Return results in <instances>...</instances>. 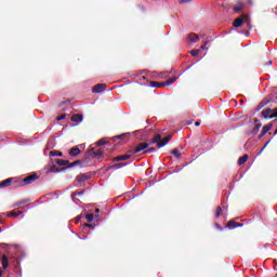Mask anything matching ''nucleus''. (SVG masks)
Listing matches in <instances>:
<instances>
[{"instance_id": "nucleus-1", "label": "nucleus", "mask_w": 277, "mask_h": 277, "mask_svg": "<svg viewBox=\"0 0 277 277\" xmlns=\"http://www.w3.org/2000/svg\"><path fill=\"white\" fill-rule=\"evenodd\" d=\"M263 118L266 120H272V118H277V108H266L264 111H262Z\"/></svg>"}, {"instance_id": "nucleus-2", "label": "nucleus", "mask_w": 277, "mask_h": 277, "mask_svg": "<svg viewBox=\"0 0 277 277\" xmlns=\"http://www.w3.org/2000/svg\"><path fill=\"white\" fill-rule=\"evenodd\" d=\"M200 38H205V35H196L194 32L189 34L187 37V42L189 44H196V42H198L200 40Z\"/></svg>"}, {"instance_id": "nucleus-3", "label": "nucleus", "mask_w": 277, "mask_h": 277, "mask_svg": "<svg viewBox=\"0 0 277 277\" xmlns=\"http://www.w3.org/2000/svg\"><path fill=\"white\" fill-rule=\"evenodd\" d=\"M248 21H250V16L242 15L234 21V27H241V25H243V23H248Z\"/></svg>"}, {"instance_id": "nucleus-4", "label": "nucleus", "mask_w": 277, "mask_h": 277, "mask_svg": "<svg viewBox=\"0 0 277 277\" xmlns=\"http://www.w3.org/2000/svg\"><path fill=\"white\" fill-rule=\"evenodd\" d=\"M106 88H107V84L100 83L93 87L92 92L93 94H101V92H105Z\"/></svg>"}, {"instance_id": "nucleus-5", "label": "nucleus", "mask_w": 277, "mask_h": 277, "mask_svg": "<svg viewBox=\"0 0 277 277\" xmlns=\"http://www.w3.org/2000/svg\"><path fill=\"white\" fill-rule=\"evenodd\" d=\"M272 129H274V124L272 123L264 126L262 132L259 135V138L261 140V137H265V135H267V132L272 131Z\"/></svg>"}, {"instance_id": "nucleus-6", "label": "nucleus", "mask_w": 277, "mask_h": 277, "mask_svg": "<svg viewBox=\"0 0 277 277\" xmlns=\"http://www.w3.org/2000/svg\"><path fill=\"white\" fill-rule=\"evenodd\" d=\"M37 179H38L37 174L29 175V176H27V177H25L23 180V184L22 185H31V183L37 181Z\"/></svg>"}, {"instance_id": "nucleus-7", "label": "nucleus", "mask_w": 277, "mask_h": 277, "mask_svg": "<svg viewBox=\"0 0 277 277\" xmlns=\"http://www.w3.org/2000/svg\"><path fill=\"white\" fill-rule=\"evenodd\" d=\"M146 148H148V143H141L134 149L133 155H137V153H142V150H146Z\"/></svg>"}, {"instance_id": "nucleus-8", "label": "nucleus", "mask_w": 277, "mask_h": 277, "mask_svg": "<svg viewBox=\"0 0 277 277\" xmlns=\"http://www.w3.org/2000/svg\"><path fill=\"white\" fill-rule=\"evenodd\" d=\"M132 155L131 154H126L121 156H117L113 159V161L116 163L118 161H127V159H131Z\"/></svg>"}, {"instance_id": "nucleus-9", "label": "nucleus", "mask_w": 277, "mask_h": 277, "mask_svg": "<svg viewBox=\"0 0 277 277\" xmlns=\"http://www.w3.org/2000/svg\"><path fill=\"white\" fill-rule=\"evenodd\" d=\"M71 122H83V116L80 114L72 115Z\"/></svg>"}, {"instance_id": "nucleus-10", "label": "nucleus", "mask_w": 277, "mask_h": 277, "mask_svg": "<svg viewBox=\"0 0 277 277\" xmlns=\"http://www.w3.org/2000/svg\"><path fill=\"white\" fill-rule=\"evenodd\" d=\"M172 140V135H168L162 140V143H158V148H163V146H167L168 142Z\"/></svg>"}, {"instance_id": "nucleus-11", "label": "nucleus", "mask_w": 277, "mask_h": 277, "mask_svg": "<svg viewBox=\"0 0 277 277\" xmlns=\"http://www.w3.org/2000/svg\"><path fill=\"white\" fill-rule=\"evenodd\" d=\"M89 179H90V175L88 174H79L77 176L78 183H85V181H88Z\"/></svg>"}, {"instance_id": "nucleus-12", "label": "nucleus", "mask_w": 277, "mask_h": 277, "mask_svg": "<svg viewBox=\"0 0 277 277\" xmlns=\"http://www.w3.org/2000/svg\"><path fill=\"white\" fill-rule=\"evenodd\" d=\"M81 154V149H79L78 147H74L69 150V156L70 157H77V155Z\"/></svg>"}, {"instance_id": "nucleus-13", "label": "nucleus", "mask_w": 277, "mask_h": 277, "mask_svg": "<svg viewBox=\"0 0 277 277\" xmlns=\"http://www.w3.org/2000/svg\"><path fill=\"white\" fill-rule=\"evenodd\" d=\"M12 181H13V179L9 177V179L0 182V187H10V185H12Z\"/></svg>"}, {"instance_id": "nucleus-14", "label": "nucleus", "mask_w": 277, "mask_h": 277, "mask_svg": "<svg viewBox=\"0 0 277 277\" xmlns=\"http://www.w3.org/2000/svg\"><path fill=\"white\" fill-rule=\"evenodd\" d=\"M18 215H23V211H11V212H6V216L8 217H18Z\"/></svg>"}, {"instance_id": "nucleus-15", "label": "nucleus", "mask_w": 277, "mask_h": 277, "mask_svg": "<svg viewBox=\"0 0 277 277\" xmlns=\"http://www.w3.org/2000/svg\"><path fill=\"white\" fill-rule=\"evenodd\" d=\"M261 127H263V124L256 123L255 127L250 132V135H256V133H259V131H261Z\"/></svg>"}, {"instance_id": "nucleus-16", "label": "nucleus", "mask_w": 277, "mask_h": 277, "mask_svg": "<svg viewBox=\"0 0 277 277\" xmlns=\"http://www.w3.org/2000/svg\"><path fill=\"white\" fill-rule=\"evenodd\" d=\"M10 265V260L8 259V255H2V268L5 269Z\"/></svg>"}, {"instance_id": "nucleus-17", "label": "nucleus", "mask_w": 277, "mask_h": 277, "mask_svg": "<svg viewBox=\"0 0 277 277\" xmlns=\"http://www.w3.org/2000/svg\"><path fill=\"white\" fill-rule=\"evenodd\" d=\"M223 211H228V207H226V206H223V208H222V207H217V208H216L215 216H216V217H220V214H221Z\"/></svg>"}, {"instance_id": "nucleus-18", "label": "nucleus", "mask_w": 277, "mask_h": 277, "mask_svg": "<svg viewBox=\"0 0 277 277\" xmlns=\"http://www.w3.org/2000/svg\"><path fill=\"white\" fill-rule=\"evenodd\" d=\"M162 141H161V134H157L153 141H151V144H157V146H159V144H161Z\"/></svg>"}, {"instance_id": "nucleus-19", "label": "nucleus", "mask_w": 277, "mask_h": 277, "mask_svg": "<svg viewBox=\"0 0 277 277\" xmlns=\"http://www.w3.org/2000/svg\"><path fill=\"white\" fill-rule=\"evenodd\" d=\"M166 84L163 82H157V81H151L150 82V88H163Z\"/></svg>"}, {"instance_id": "nucleus-20", "label": "nucleus", "mask_w": 277, "mask_h": 277, "mask_svg": "<svg viewBox=\"0 0 277 277\" xmlns=\"http://www.w3.org/2000/svg\"><path fill=\"white\" fill-rule=\"evenodd\" d=\"M243 8H245V4L242 2H238L237 5L234 6V12H241Z\"/></svg>"}, {"instance_id": "nucleus-21", "label": "nucleus", "mask_w": 277, "mask_h": 277, "mask_svg": "<svg viewBox=\"0 0 277 277\" xmlns=\"http://www.w3.org/2000/svg\"><path fill=\"white\" fill-rule=\"evenodd\" d=\"M176 79H179V77L169 78L167 81L163 82V84L164 85H172V83H174V81H176Z\"/></svg>"}, {"instance_id": "nucleus-22", "label": "nucleus", "mask_w": 277, "mask_h": 277, "mask_svg": "<svg viewBox=\"0 0 277 277\" xmlns=\"http://www.w3.org/2000/svg\"><path fill=\"white\" fill-rule=\"evenodd\" d=\"M93 157H103V150L94 151V148L90 149Z\"/></svg>"}, {"instance_id": "nucleus-23", "label": "nucleus", "mask_w": 277, "mask_h": 277, "mask_svg": "<svg viewBox=\"0 0 277 277\" xmlns=\"http://www.w3.org/2000/svg\"><path fill=\"white\" fill-rule=\"evenodd\" d=\"M248 161V155H245L238 159V166H243Z\"/></svg>"}, {"instance_id": "nucleus-24", "label": "nucleus", "mask_w": 277, "mask_h": 277, "mask_svg": "<svg viewBox=\"0 0 277 277\" xmlns=\"http://www.w3.org/2000/svg\"><path fill=\"white\" fill-rule=\"evenodd\" d=\"M127 163L120 162V163H115L113 164L114 170H120L121 168H124Z\"/></svg>"}, {"instance_id": "nucleus-25", "label": "nucleus", "mask_w": 277, "mask_h": 277, "mask_svg": "<svg viewBox=\"0 0 277 277\" xmlns=\"http://www.w3.org/2000/svg\"><path fill=\"white\" fill-rule=\"evenodd\" d=\"M57 166H68V160L56 159Z\"/></svg>"}, {"instance_id": "nucleus-26", "label": "nucleus", "mask_w": 277, "mask_h": 277, "mask_svg": "<svg viewBox=\"0 0 277 277\" xmlns=\"http://www.w3.org/2000/svg\"><path fill=\"white\" fill-rule=\"evenodd\" d=\"M63 155H64V154L58 153V151H55V150L50 151V157H62Z\"/></svg>"}, {"instance_id": "nucleus-27", "label": "nucleus", "mask_w": 277, "mask_h": 277, "mask_svg": "<svg viewBox=\"0 0 277 277\" xmlns=\"http://www.w3.org/2000/svg\"><path fill=\"white\" fill-rule=\"evenodd\" d=\"M171 155H174L176 157V159H179V157H181L182 154H181V151L179 149H173L171 151Z\"/></svg>"}, {"instance_id": "nucleus-28", "label": "nucleus", "mask_w": 277, "mask_h": 277, "mask_svg": "<svg viewBox=\"0 0 277 277\" xmlns=\"http://www.w3.org/2000/svg\"><path fill=\"white\" fill-rule=\"evenodd\" d=\"M83 228H92V230H94V228H96V224L87 223L83 225Z\"/></svg>"}, {"instance_id": "nucleus-29", "label": "nucleus", "mask_w": 277, "mask_h": 277, "mask_svg": "<svg viewBox=\"0 0 277 277\" xmlns=\"http://www.w3.org/2000/svg\"><path fill=\"white\" fill-rule=\"evenodd\" d=\"M95 144H96V146H105V144H107V142L105 141V138H102V140L97 141Z\"/></svg>"}, {"instance_id": "nucleus-30", "label": "nucleus", "mask_w": 277, "mask_h": 277, "mask_svg": "<svg viewBox=\"0 0 277 277\" xmlns=\"http://www.w3.org/2000/svg\"><path fill=\"white\" fill-rule=\"evenodd\" d=\"M79 163H81L80 160L74 161V162H71L70 164H68L66 169H68V168H75V166H79Z\"/></svg>"}, {"instance_id": "nucleus-31", "label": "nucleus", "mask_w": 277, "mask_h": 277, "mask_svg": "<svg viewBox=\"0 0 277 277\" xmlns=\"http://www.w3.org/2000/svg\"><path fill=\"white\" fill-rule=\"evenodd\" d=\"M190 55H193L194 57L200 55V50H192Z\"/></svg>"}, {"instance_id": "nucleus-32", "label": "nucleus", "mask_w": 277, "mask_h": 277, "mask_svg": "<svg viewBox=\"0 0 277 277\" xmlns=\"http://www.w3.org/2000/svg\"><path fill=\"white\" fill-rule=\"evenodd\" d=\"M267 103H268V102H262V103H260L256 110H258V111H261V109H263V107H265V105H267Z\"/></svg>"}, {"instance_id": "nucleus-33", "label": "nucleus", "mask_w": 277, "mask_h": 277, "mask_svg": "<svg viewBox=\"0 0 277 277\" xmlns=\"http://www.w3.org/2000/svg\"><path fill=\"white\" fill-rule=\"evenodd\" d=\"M85 217H87L88 222L94 221V214H92V213L87 214Z\"/></svg>"}, {"instance_id": "nucleus-34", "label": "nucleus", "mask_w": 277, "mask_h": 277, "mask_svg": "<svg viewBox=\"0 0 277 277\" xmlns=\"http://www.w3.org/2000/svg\"><path fill=\"white\" fill-rule=\"evenodd\" d=\"M83 194H84L83 190L74 193V194H72V198H75V196H83Z\"/></svg>"}, {"instance_id": "nucleus-35", "label": "nucleus", "mask_w": 277, "mask_h": 277, "mask_svg": "<svg viewBox=\"0 0 277 277\" xmlns=\"http://www.w3.org/2000/svg\"><path fill=\"white\" fill-rule=\"evenodd\" d=\"M233 226H235V222H234V221H229V222L227 223V228H235V227H233Z\"/></svg>"}, {"instance_id": "nucleus-36", "label": "nucleus", "mask_w": 277, "mask_h": 277, "mask_svg": "<svg viewBox=\"0 0 277 277\" xmlns=\"http://www.w3.org/2000/svg\"><path fill=\"white\" fill-rule=\"evenodd\" d=\"M153 151H155V148H154V147H150V148L146 149V150L144 151V154L147 155V154H150V153H153Z\"/></svg>"}, {"instance_id": "nucleus-37", "label": "nucleus", "mask_w": 277, "mask_h": 277, "mask_svg": "<svg viewBox=\"0 0 277 277\" xmlns=\"http://www.w3.org/2000/svg\"><path fill=\"white\" fill-rule=\"evenodd\" d=\"M241 226H243V224H241V223H235V225L233 226V228H241Z\"/></svg>"}, {"instance_id": "nucleus-38", "label": "nucleus", "mask_w": 277, "mask_h": 277, "mask_svg": "<svg viewBox=\"0 0 277 277\" xmlns=\"http://www.w3.org/2000/svg\"><path fill=\"white\" fill-rule=\"evenodd\" d=\"M64 118H66V115H61V116L56 117V120H64Z\"/></svg>"}, {"instance_id": "nucleus-39", "label": "nucleus", "mask_w": 277, "mask_h": 277, "mask_svg": "<svg viewBox=\"0 0 277 277\" xmlns=\"http://www.w3.org/2000/svg\"><path fill=\"white\" fill-rule=\"evenodd\" d=\"M21 205H25V201H21V202L16 203L15 207H16L17 209H21Z\"/></svg>"}, {"instance_id": "nucleus-40", "label": "nucleus", "mask_w": 277, "mask_h": 277, "mask_svg": "<svg viewBox=\"0 0 277 277\" xmlns=\"http://www.w3.org/2000/svg\"><path fill=\"white\" fill-rule=\"evenodd\" d=\"M109 170H114V164L108 166V167L106 168V172H109Z\"/></svg>"}, {"instance_id": "nucleus-41", "label": "nucleus", "mask_w": 277, "mask_h": 277, "mask_svg": "<svg viewBox=\"0 0 277 277\" xmlns=\"http://www.w3.org/2000/svg\"><path fill=\"white\" fill-rule=\"evenodd\" d=\"M201 50H202V51H208V50H209V48H207V45H206V44H203V45H201Z\"/></svg>"}, {"instance_id": "nucleus-42", "label": "nucleus", "mask_w": 277, "mask_h": 277, "mask_svg": "<svg viewBox=\"0 0 277 277\" xmlns=\"http://www.w3.org/2000/svg\"><path fill=\"white\" fill-rule=\"evenodd\" d=\"M79 222H81V215H78V216L76 217V223H79Z\"/></svg>"}, {"instance_id": "nucleus-43", "label": "nucleus", "mask_w": 277, "mask_h": 277, "mask_svg": "<svg viewBox=\"0 0 277 277\" xmlns=\"http://www.w3.org/2000/svg\"><path fill=\"white\" fill-rule=\"evenodd\" d=\"M124 135H127V134H121V135H117V136H115L117 140H120L121 137H124Z\"/></svg>"}, {"instance_id": "nucleus-44", "label": "nucleus", "mask_w": 277, "mask_h": 277, "mask_svg": "<svg viewBox=\"0 0 277 277\" xmlns=\"http://www.w3.org/2000/svg\"><path fill=\"white\" fill-rule=\"evenodd\" d=\"M72 200H74V202H75L76 205H79V199L72 197Z\"/></svg>"}, {"instance_id": "nucleus-45", "label": "nucleus", "mask_w": 277, "mask_h": 277, "mask_svg": "<svg viewBox=\"0 0 277 277\" xmlns=\"http://www.w3.org/2000/svg\"><path fill=\"white\" fill-rule=\"evenodd\" d=\"M263 150H265V147H262V148L260 149V151L258 153V155H261V154L263 153Z\"/></svg>"}, {"instance_id": "nucleus-46", "label": "nucleus", "mask_w": 277, "mask_h": 277, "mask_svg": "<svg viewBox=\"0 0 277 277\" xmlns=\"http://www.w3.org/2000/svg\"><path fill=\"white\" fill-rule=\"evenodd\" d=\"M195 127H200V121L195 122Z\"/></svg>"}, {"instance_id": "nucleus-47", "label": "nucleus", "mask_w": 277, "mask_h": 277, "mask_svg": "<svg viewBox=\"0 0 277 277\" xmlns=\"http://www.w3.org/2000/svg\"><path fill=\"white\" fill-rule=\"evenodd\" d=\"M268 144H269V141L264 144L263 148H267Z\"/></svg>"}, {"instance_id": "nucleus-48", "label": "nucleus", "mask_w": 277, "mask_h": 277, "mask_svg": "<svg viewBox=\"0 0 277 277\" xmlns=\"http://www.w3.org/2000/svg\"><path fill=\"white\" fill-rule=\"evenodd\" d=\"M273 62L268 61L267 66H272Z\"/></svg>"}, {"instance_id": "nucleus-49", "label": "nucleus", "mask_w": 277, "mask_h": 277, "mask_svg": "<svg viewBox=\"0 0 277 277\" xmlns=\"http://www.w3.org/2000/svg\"><path fill=\"white\" fill-rule=\"evenodd\" d=\"M95 213H101V209H95Z\"/></svg>"}, {"instance_id": "nucleus-50", "label": "nucleus", "mask_w": 277, "mask_h": 277, "mask_svg": "<svg viewBox=\"0 0 277 277\" xmlns=\"http://www.w3.org/2000/svg\"><path fill=\"white\" fill-rule=\"evenodd\" d=\"M134 133H135V135H137V133H142V130H138V131H136Z\"/></svg>"}, {"instance_id": "nucleus-51", "label": "nucleus", "mask_w": 277, "mask_h": 277, "mask_svg": "<svg viewBox=\"0 0 277 277\" xmlns=\"http://www.w3.org/2000/svg\"><path fill=\"white\" fill-rule=\"evenodd\" d=\"M1 276H3V271H1V268H0V277H1Z\"/></svg>"}, {"instance_id": "nucleus-52", "label": "nucleus", "mask_w": 277, "mask_h": 277, "mask_svg": "<svg viewBox=\"0 0 277 277\" xmlns=\"http://www.w3.org/2000/svg\"><path fill=\"white\" fill-rule=\"evenodd\" d=\"M203 44L207 47L209 44V41H206Z\"/></svg>"}, {"instance_id": "nucleus-53", "label": "nucleus", "mask_w": 277, "mask_h": 277, "mask_svg": "<svg viewBox=\"0 0 277 277\" xmlns=\"http://www.w3.org/2000/svg\"><path fill=\"white\" fill-rule=\"evenodd\" d=\"M250 5H252V0H249Z\"/></svg>"}, {"instance_id": "nucleus-54", "label": "nucleus", "mask_w": 277, "mask_h": 277, "mask_svg": "<svg viewBox=\"0 0 277 277\" xmlns=\"http://www.w3.org/2000/svg\"><path fill=\"white\" fill-rule=\"evenodd\" d=\"M254 122H259V119H255Z\"/></svg>"}, {"instance_id": "nucleus-55", "label": "nucleus", "mask_w": 277, "mask_h": 277, "mask_svg": "<svg viewBox=\"0 0 277 277\" xmlns=\"http://www.w3.org/2000/svg\"><path fill=\"white\" fill-rule=\"evenodd\" d=\"M0 233H1V227H0Z\"/></svg>"}]
</instances>
